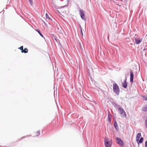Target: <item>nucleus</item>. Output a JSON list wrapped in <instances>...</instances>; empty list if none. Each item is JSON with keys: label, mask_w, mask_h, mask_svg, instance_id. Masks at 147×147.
<instances>
[{"label": "nucleus", "mask_w": 147, "mask_h": 147, "mask_svg": "<svg viewBox=\"0 0 147 147\" xmlns=\"http://www.w3.org/2000/svg\"><path fill=\"white\" fill-rule=\"evenodd\" d=\"M145 147H147V141H146L145 143Z\"/></svg>", "instance_id": "4be33fe9"}, {"label": "nucleus", "mask_w": 147, "mask_h": 147, "mask_svg": "<svg viewBox=\"0 0 147 147\" xmlns=\"http://www.w3.org/2000/svg\"><path fill=\"white\" fill-rule=\"evenodd\" d=\"M43 23L45 24H46L45 23L44 21H43Z\"/></svg>", "instance_id": "bb28decb"}, {"label": "nucleus", "mask_w": 147, "mask_h": 147, "mask_svg": "<svg viewBox=\"0 0 147 147\" xmlns=\"http://www.w3.org/2000/svg\"><path fill=\"white\" fill-rule=\"evenodd\" d=\"M116 140L117 141V142L118 144H119L120 145L123 146L124 145V143L123 141L121 140V139L119 138L116 137L115 138Z\"/></svg>", "instance_id": "20e7f679"}, {"label": "nucleus", "mask_w": 147, "mask_h": 147, "mask_svg": "<svg viewBox=\"0 0 147 147\" xmlns=\"http://www.w3.org/2000/svg\"><path fill=\"white\" fill-rule=\"evenodd\" d=\"M118 110L120 111V114L122 115V116H125V117H126V113L124 111V109L122 107H121L120 108H118Z\"/></svg>", "instance_id": "39448f33"}, {"label": "nucleus", "mask_w": 147, "mask_h": 147, "mask_svg": "<svg viewBox=\"0 0 147 147\" xmlns=\"http://www.w3.org/2000/svg\"><path fill=\"white\" fill-rule=\"evenodd\" d=\"M111 102L113 106L115 108H117L118 110V108H120V106L119 105H118L117 103L115 102L114 101H111Z\"/></svg>", "instance_id": "423d86ee"}, {"label": "nucleus", "mask_w": 147, "mask_h": 147, "mask_svg": "<svg viewBox=\"0 0 147 147\" xmlns=\"http://www.w3.org/2000/svg\"><path fill=\"white\" fill-rule=\"evenodd\" d=\"M122 86L124 88H126L127 87V83L126 82V78L124 80V82L122 83Z\"/></svg>", "instance_id": "1a4fd4ad"}, {"label": "nucleus", "mask_w": 147, "mask_h": 147, "mask_svg": "<svg viewBox=\"0 0 147 147\" xmlns=\"http://www.w3.org/2000/svg\"><path fill=\"white\" fill-rule=\"evenodd\" d=\"M105 145L106 147H111L112 142L109 140L108 138H105L104 140Z\"/></svg>", "instance_id": "f03ea898"}, {"label": "nucleus", "mask_w": 147, "mask_h": 147, "mask_svg": "<svg viewBox=\"0 0 147 147\" xmlns=\"http://www.w3.org/2000/svg\"><path fill=\"white\" fill-rule=\"evenodd\" d=\"M141 136V134L140 133H138L137 136L136 137V141H137L138 140H139L140 137Z\"/></svg>", "instance_id": "9b49d317"}, {"label": "nucleus", "mask_w": 147, "mask_h": 147, "mask_svg": "<svg viewBox=\"0 0 147 147\" xmlns=\"http://www.w3.org/2000/svg\"><path fill=\"white\" fill-rule=\"evenodd\" d=\"M143 139H143V138H142V137H141V138H140V140H139V142L140 143H142V142H143Z\"/></svg>", "instance_id": "f3484780"}, {"label": "nucleus", "mask_w": 147, "mask_h": 147, "mask_svg": "<svg viewBox=\"0 0 147 147\" xmlns=\"http://www.w3.org/2000/svg\"><path fill=\"white\" fill-rule=\"evenodd\" d=\"M142 110L144 111H147V106L143 107Z\"/></svg>", "instance_id": "ddd939ff"}, {"label": "nucleus", "mask_w": 147, "mask_h": 147, "mask_svg": "<svg viewBox=\"0 0 147 147\" xmlns=\"http://www.w3.org/2000/svg\"><path fill=\"white\" fill-rule=\"evenodd\" d=\"M45 15L46 18L47 19H48L49 20H51V18L49 17L47 13H46Z\"/></svg>", "instance_id": "dca6fc26"}, {"label": "nucleus", "mask_w": 147, "mask_h": 147, "mask_svg": "<svg viewBox=\"0 0 147 147\" xmlns=\"http://www.w3.org/2000/svg\"><path fill=\"white\" fill-rule=\"evenodd\" d=\"M36 136H38L40 135V132L39 131H38L36 132Z\"/></svg>", "instance_id": "6ab92c4d"}, {"label": "nucleus", "mask_w": 147, "mask_h": 147, "mask_svg": "<svg viewBox=\"0 0 147 147\" xmlns=\"http://www.w3.org/2000/svg\"><path fill=\"white\" fill-rule=\"evenodd\" d=\"M80 45V47L81 48V46Z\"/></svg>", "instance_id": "c85d7f7f"}, {"label": "nucleus", "mask_w": 147, "mask_h": 147, "mask_svg": "<svg viewBox=\"0 0 147 147\" xmlns=\"http://www.w3.org/2000/svg\"><path fill=\"white\" fill-rule=\"evenodd\" d=\"M28 52V49L27 48H25L24 50H23L21 51L22 53H27Z\"/></svg>", "instance_id": "f8f14e48"}, {"label": "nucleus", "mask_w": 147, "mask_h": 147, "mask_svg": "<svg viewBox=\"0 0 147 147\" xmlns=\"http://www.w3.org/2000/svg\"><path fill=\"white\" fill-rule=\"evenodd\" d=\"M143 50L144 51L147 50V46L145 47L144 49Z\"/></svg>", "instance_id": "5701e85b"}, {"label": "nucleus", "mask_w": 147, "mask_h": 147, "mask_svg": "<svg viewBox=\"0 0 147 147\" xmlns=\"http://www.w3.org/2000/svg\"><path fill=\"white\" fill-rule=\"evenodd\" d=\"M79 12L80 16L82 19L85 21H86V19L85 18V16L84 11L82 9H80Z\"/></svg>", "instance_id": "7ed1b4c3"}, {"label": "nucleus", "mask_w": 147, "mask_h": 147, "mask_svg": "<svg viewBox=\"0 0 147 147\" xmlns=\"http://www.w3.org/2000/svg\"><path fill=\"white\" fill-rule=\"evenodd\" d=\"M135 42L136 44H139L142 41V38H138L135 39Z\"/></svg>", "instance_id": "6e6552de"}, {"label": "nucleus", "mask_w": 147, "mask_h": 147, "mask_svg": "<svg viewBox=\"0 0 147 147\" xmlns=\"http://www.w3.org/2000/svg\"><path fill=\"white\" fill-rule=\"evenodd\" d=\"M113 90L114 93L117 95L119 94L120 89L118 85L116 83L113 84Z\"/></svg>", "instance_id": "f257e3e1"}, {"label": "nucleus", "mask_w": 147, "mask_h": 147, "mask_svg": "<svg viewBox=\"0 0 147 147\" xmlns=\"http://www.w3.org/2000/svg\"><path fill=\"white\" fill-rule=\"evenodd\" d=\"M145 126L146 128H147V117H146V121H145Z\"/></svg>", "instance_id": "412c9836"}, {"label": "nucleus", "mask_w": 147, "mask_h": 147, "mask_svg": "<svg viewBox=\"0 0 147 147\" xmlns=\"http://www.w3.org/2000/svg\"><path fill=\"white\" fill-rule=\"evenodd\" d=\"M25 137H26V136H24V137H22V138H21V139H20V140H21V139H22V138H25Z\"/></svg>", "instance_id": "a878e982"}, {"label": "nucleus", "mask_w": 147, "mask_h": 147, "mask_svg": "<svg viewBox=\"0 0 147 147\" xmlns=\"http://www.w3.org/2000/svg\"><path fill=\"white\" fill-rule=\"evenodd\" d=\"M36 31L38 32L39 33V34H40V35L42 37H43V35L42 34V33L40 32V31L36 29Z\"/></svg>", "instance_id": "2eb2a0df"}, {"label": "nucleus", "mask_w": 147, "mask_h": 147, "mask_svg": "<svg viewBox=\"0 0 147 147\" xmlns=\"http://www.w3.org/2000/svg\"><path fill=\"white\" fill-rule=\"evenodd\" d=\"M134 73L133 71L130 70V81L131 82H133L134 80Z\"/></svg>", "instance_id": "0eeeda50"}, {"label": "nucleus", "mask_w": 147, "mask_h": 147, "mask_svg": "<svg viewBox=\"0 0 147 147\" xmlns=\"http://www.w3.org/2000/svg\"><path fill=\"white\" fill-rule=\"evenodd\" d=\"M31 5H32L33 4V0H28Z\"/></svg>", "instance_id": "a211bd4d"}, {"label": "nucleus", "mask_w": 147, "mask_h": 147, "mask_svg": "<svg viewBox=\"0 0 147 147\" xmlns=\"http://www.w3.org/2000/svg\"><path fill=\"white\" fill-rule=\"evenodd\" d=\"M43 23L45 24H46L45 23L44 21H43Z\"/></svg>", "instance_id": "cd10ccee"}, {"label": "nucleus", "mask_w": 147, "mask_h": 147, "mask_svg": "<svg viewBox=\"0 0 147 147\" xmlns=\"http://www.w3.org/2000/svg\"><path fill=\"white\" fill-rule=\"evenodd\" d=\"M114 126L116 130H117L118 129V127L117 124V123L116 121H115L114 122Z\"/></svg>", "instance_id": "9d476101"}, {"label": "nucleus", "mask_w": 147, "mask_h": 147, "mask_svg": "<svg viewBox=\"0 0 147 147\" xmlns=\"http://www.w3.org/2000/svg\"><path fill=\"white\" fill-rule=\"evenodd\" d=\"M18 49H19L21 50V51L23 50V46H21Z\"/></svg>", "instance_id": "aec40b11"}, {"label": "nucleus", "mask_w": 147, "mask_h": 147, "mask_svg": "<svg viewBox=\"0 0 147 147\" xmlns=\"http://www.w3.org/2000/svg\"><path fill=\"white\" fill-rule=\"evenodd\" d=\"M108 122L109 123H110L111 121V116L109 114L108 115Z\"/></svg>", "instance_id": "4468645a"}, {"label": "nucleus", "mask_w": 147, "mask_h": 147, "mask_svg": "<svg viewBox=\"0 0 147 147\" xmlns=\"http://www.w3.org/2000/svg\"><path fill=\"white\" fill-rule=\"evenodd\" d=\"M144 100L145 101L147 100V97H144Z\"/></svg>", "instance_id": "b1692460"}, {"label": "nucleus", "mask_w": 147, "mask_h": 147, "mask_svg": "<svg viewBox=\"0 0 147 147\" xmlns=\"http://www.w3.org/2000/svg\"><path fill=\"white\" fill-rule=\"evenodd\" d=\"M81 34H82V36H83V32H82V31L81 28Z\"/></svg>", "instance_id": "393cba45"}]
</instances>
